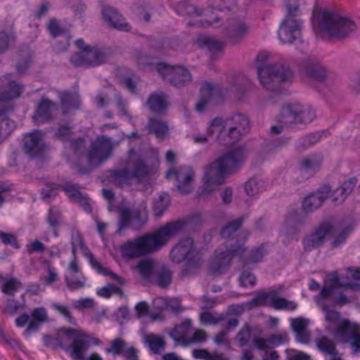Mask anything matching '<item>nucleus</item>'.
Masks as SVG:
<instances>
[{"label": "nucleus", "instance_id": "nucleus-51", "mask_svg": "<svg viewBox=\"0 0 360 360\" xmlns=\"http://www.w3.org/2000/svg\"><path fill=\"white\" fill-rule=\"evenodd\" d=\"M87 53L90 67L99 65L104 62L105 55L100 49L91 47Z\"/></svg>", "mask_w": 360, "mask_h": 360}, {"label": "nucleus", "instance_id": "nucleus-46", "mask_svg": "<svg viewBox=\"0 0 360 360\" xmlns=\"http://www.w3.org/2000/svg\"><path fill=\"white\" fill-rule=\"evenodd\" d=\"M148 126L150 132L155 134L160 139L164 138L168 132L167 124L158 120L150 118Z\"/></svg>", "mask_w": 360, "mask_h": 360}, {"label": "nucleus", "instance_id": "nucleus-57", "mask_svg": "<svg viewBox=\"0 0 360 360\" xmlns=\"http://www.w3.org/2000/svg\"><path fill=\"white\" fill-rule=\"evenodd\" d=\"M297 225L294 217H288L285 219L282 227V233L288 236L289 235H295L297 232Z\"/></svg>", "mask_w": 360, "mask_h": 360}, {"label": "nucleus", "instance_id": "nucleus-29", "mask_svg": "<svg viewBox=\"0 0 360 360\" xmlns=\"http://www.w3.org/2000/svg\"><path fill=\"white\" fill-rule=\"evenodd\" d=\"M322 162L323 156L321 154H312L302 158L299 162V167L304 172L314 174L320 169Z\"/></svg>", "mask_w": 360, "mask_h": 360}, {"label": "nucleus", "instance_id": "nucleus-58", "mask_svg": "<svg viewBox=\"0 0 360 360\" xmlns=\"http://www.w3.org/2000/svg\"><path fill=\"white\" fill-rule=\"evenodd\" d=\"M44 264L46 266L48 273L47 276H44L43 278L44 283L47 285H52L58 281V274L49 261L45 260Z\"/></svg>", "mask_w": 360, "mask_h": 360}, {"label": "nucleus", "instance_id": "nucleus-31", "mask_svg": "<svg viewBox=\"0 0 360 360\" xmlns=\"http://www.w3.org/2000/svg\"><path fill=\"white\" fill-rule=\"evenodd\" d=\"M146 105L154 113L162 114L169 108L167 98L162 93H153L148 98Z\"/></svg>", "mask_w": 360, "mask_h": 360}, {"label": "nucleus", "instance_id": "nucleus-22", "mask_svg": "<svg viewBox=\"0 0 360 360\" xmlns=\"http://www.w3.org/2000/svg\"><path fill=\"white\" fill-rule=\"evenodd\" d=\"M45 148L44 134L35 130L24 136V150L32 157L39 155Z\"/></svg>", "mask_w": 360, "mask_h": 360}, {"label": "nucleus", "instance_id": "nucleus-56", "mask_svg": "<svg viewBox=\"0 0 360 360\" xmlns=\"http://www.w3.org/2000/svg\"><path fill=\"white\" fill-rule=\"evenodd\" d=\"M15 36L12 30L9 32H0V53L6 51L14 41Z\"/></svg>", "mask_w": 360, "mask_h": 360}, {"label": "nucleus", "instance_id": "nucleus-61", "mask_svg": "<svg viewBox=\"0 0 360 360\" xmlns=\"http://www.w3.org/2000/svg\"><path fill=\"white\" fill-rule=\"evenodd\" d=\"M200 319L204 325H214L222 320V316H217L209 311H205L200 314Z\"/></svg>", "mask_w": 360, "mask_h": 360}, {"label": "nucleus", "instance_id": "nucleus-4", "mask_svg": "<svg viewBox=\"0 0 360 360\" xmlns=\"http://www.w3.org/2000/svg\"><path fill=\"white\" fill-rule=\"evenodd\" d=\"M311 23L316 38L321 39L326 37L343 39L356 30L352 20L328 10L314 15Z\"/></svg>", "mask_w": 360, "mask_h": 360}, {"label": "nucleus", "instance_id": "nucleus-54", "mask_svg": "<svg viewBox=\"0 0 360 360\" xmlns=\"http://www.w3.org/2000/svg\"><path fill=\"white\" fill-rule=\"evenodd\" d=\"M113 294L122 296L123 291L120 288L114 284H108L97 290V295L105 298H109Z\"/></svg>", "mask_w": 360, "mask_h": 360}, {"label": "nucleus", "instance_id": "nucleus-40", "mask_svg": "<svg viewBox=\"0 0 360 360\" xmlns=\"http://www.w3.org/2000/svg\"><path fill=\"white\" fill-rule=\"evenodd\" d=\"M158 266L153 260L143 259L138 263L136 269L142 278L149 280L154 276Z\"/></svg>", "mask_w": 360, "mask_h": 360}, {"label": "nucleus", "instance_id": "nucleus-18", "mask_svg": "<svg viewBox=\"0 0 360 360\" xmlns=\"http://www.w3.org/2000/svg\"><path fill=\"white\" fill-rule=\"evenodd\" d=\"M335 337L340 341L349 342L354 352H360V326L344 320L335 330Z\"/></svg>", "mask_w": 360, "mask_h": 360}, {"label": "nucleus", "instance_id": "nucleus-28", "mask_svg": "<svg viewBox=\"0 0 360 360\" xmlns=\"http://www.w3.org/2000/svg\"><path fill=\"white\" fill-rule=\"evenodd\" d=\"M195 43L199 47L206 48L210 51L212 60H215L218 56L222 55L224 53V43L212 37L205 35L200 36Z\"/></svg>", "mask_w": 360, "mask_h": 360}, {"label": "nucleus", "instance_id": "nucleus-38", "mask_svg": "<svg viewBox=\"0 0 360 360\" xmlns=\"http://www.w3.org/2000/svg\"><path fill=\"white\" fill-rule=\"evenodd\" d=\"M297 103L298 124H309L315 120L316 115L314 109L309 105Z\"/></svg>", "mask_w": 360, "mask_h": 360}, {"label": "nucleus", "instance_id": "nucleus-35", "mask_svg": "<svg viewBox=\"0 0 360 360\" xmlns=\"http://www.w3.org/2000/svg\"><path fill=\"white\" fill-rule=\"evenodd\" d=\"M307 75L315 80L323 81L327 76V70L317 61L309 60L306 64Z\"/></svg>", "mask_w": 360, "mask_h": 360}, {"label": "nucleus", "instance_id": "nucleus-41", "mask_svg": "<svg viewBox=\"0 0 360 360\" xmlns=\"http://www.w3.org/2000/svg\"><path fill=\"white\" fill-rule=\"evenodd\" d=\"M316 345L321 352L326 355L330 356V358L338 353L334 341L326 336H322L316 340Z\"/></svg>", "mask_w": 360, "mask_h": 360}, {"label": "nucleus", "instance_id": "nucleus-59", "mask_svg": "<svg viewBox=\"0 0 360 360\" xmlns=\"http://www.w3.org/2000/svg\"><path fill=\"white\" fill-rule=\"evenodd\" d=\"M22 307L23 305L18 301L8 299L6 306L2 309V313L8 316H14Z\"/></svg>", "mask_w": 360, "mask_h": 360}, {"label": "nucleus", "instance_id": "nucleus-12", "mask_svg": "<svg viewBox=\"0 0 360 360\" xmlns=\"http://www.w3.org/2000/svg\"><path fill=\"white\" fill-rule=\"evenodd\" d=\"M226 173L214 160L203 168V174L201 178L202 187L199 192L200 197H206L211 195L219 186L224 184Z\"/></svg>", "mask_w": 360, "mask_h": 360}, {"label": "nucleus", "instance_id": "nucleus-1", "mask_svg": "<svg viewBox=\"0 0 360 360\" xmlns=\"http://www.w3.org/2000/svg\"><path fill=\"white\" fill-rule=\"evenodd\" d=\"M185 225L184 221H172L152 233L128 240L120 246L122 255L124 257L134 259L158 251L172 237L183 231Z\"/></svg>", "mask_w": 360, "mask_h": 360}, {"label": "nucleus", "instance_id": "nucleus-3", "mask_svg": "<svg viewBox=\"0 0 360 360\" xmlns=\"http://www.w3.org/2000/svg\"><path fill=\"white\" fill-rule=\"evenodd\" d=\"M44 345L47 347H61L73 360H84V354L91 345H100L101 342L93 335L81 330L63 328L57 336L44 335Z\"/></svg>", "mask_w": 360, "mask_h": 360}, {"label": "nucleus", "instance_id": "nucleus-48", "mask_svg": "<svg viewBox=\"0 0 360 360\" xmlns=\"http://www.w3.org/2000/svg\"><path fill=\"white\" fill-rule=\"evenodd\" d=\"M352 229L350 227H345L335 231L333 229V232L331 234H334V238L331 243V247L333 248H337L342 245L346 241Z\"/></svg>", "mask_w": 360, "mask_h": 360}, {"label": "nucleus", "instance_id": "nucleus-49", "mask_svg": "<svg viewBox=\"0 0 360 360\" xmlns=\"http://www.w3.org/2000/svg\"><path fill=\"white\" fill-rule=\"evenodd\" d=\"M226 121H230L232 123V127H235L236 129L246 133L247 129L249 126L248 118L241 114L235 115L231 119Z\"/></svg>", "mask_w": 360, "mask_h": 360}, {"label": "nucleus", "instance_id": "nucleus-2", "mask_svg": "<svg viewBox=\"0 0 360 360\" xmlns=\"http://www.w3.org/2000/svg\"><path fill=\"white\" fill-rule=\"evenodd\" d=\"M244 217L229 222L221 231V236L225 240L224 246L219 248L210 262L209 271L213 275H219L230 265L233 257L241 255L244 252V242L248 237L246 231H237L242 226Z\"/></svg>", "mask_w": 360, "mask_h": 360}, {"label": "nucleus", "instance_id": "nucleus-45", "mask_svg": "<svg viewBox=\"0 0 360 360\" xmlns=\"http://www.w3.org/2000/svg\"><path fill=\"white\" fill-rule=\"evenodd\" d=\"M13 77V74H6L0 77V90H22L23 85Z\"/></svg>", "mask_w": 360, "mask_h": 360}, {"label": "nucleus", "instance_id": "nucleus-30", "mask_svg": "<svg viewBox=\"0 0 360 360\" xmlns=\"http://www.w3.org/2000/svg\"><path fill=\"white\" fill-rule=\"evenodd\" d=\"M356 182L357 181L354 178L344 181L333 193L330 192L329 197L332 198L333 202L335 204L342 203L352 192Z\"/></svg>", "mask_w": 360, "mask_h": 360}, {"label": "nucleus", "instance_id": "nucleus-10", "mask_svg": "<svg viewBox=\"0 0 360 360\" xmlns=\"http://www.w3.org/2000/svg\"><path fill=\"white\" fill-rule=\"evenodd\" d=\"M246 99L245 91H200L195 108L200 112L221 105L229 100L234 103H243Z\"/></svg>", "mask_w": 360, "mask_h": 360}, {"label": "nucleus", "instance_id": "nucleus-60", "mask_svg": "<svg viewBox=\"0 0 360 360\" xmlns=\"http://www.w3.org/2000/svg\"><path fill=\"white\" fill-rule=\"evenodd\" d=\"M70 61L72 65L77 67H90L87 51L72 55Z\"/></svg>", "mask_w": 360, "mask_h": 360}, {"label": "nucleus", "instance_id": "nucleus-64", "mask_svg": "<svg viewBox=\"0 0 360 360\" xmlns=\"http://www.w3.org/2000/svg\"><path fill=\"white\" fill-rule=\"evenodd\" d=\"M31 316L33 320L39 323H45L49 321L47 311L44 307L34 308L31 312Z\"/></svg>", "mask_w": 360, "mask_h": 360}, {"label": "nucleus", "instance_id": "nucleus-43", "mask_svg": "<svg viewBox=\"0 0 360 360\" xmlns=\"http://www.w3.org/2000/svg\"><path fill=\"white\" fill-rule=\"evenodd\" d=\"M170 202L169 196L166 193H161L154 200L153 212L155 216L160 217L168 208Z\"/></svg>", "mask_w": 360, "mask_h": 360}, {"label": "nucleus", "instance_id": "nucleus-5", "mask_svg": "<svg viewBox=\"0 0 360 360\" xmlns=\"http://www.w3.org/2000/svg\"><path fill=\"white\" fill-rule=\"evenodd\" d=\"M234 1L223 0V5H218L215 7L212 6L207 9L199 10L194 5L189 4L188 1L185 0L172 6V8L179 15L200 18L195 21H188V24L189 25L206 27L219 20L218 15L214 12V11L235 12L238 8L236 4L234 3L229 5L231 2Z\"/></svg>", "mask_w": 360, "mask_h": 360}, {"label": "nucleus", "instance_id": "nucleus-19", "mask_svg": "<svg viewBox=\"0 0 360 360\" xmlns=\"http://www.w3.org/2000/svg\"><path fill=\"white\" fill-rule=\"evenodd\" d=\"M333 232V226L328 222L321 224L311 233L307 236L302 242L305 252H310L321 246L326 236Z\"/></svg>", "mask_w": 360, "mask_h": 360}, {"label": "nucleus", "instance_id": "nucleus-44", "mask_svg": "<svg viewBox=\"0 0 360 360\" xmlns=\"http://www.w3.org/2000/svg\"><path fill=\"white\" fill-rule=\"evenodd\" d=\"M274 290L261 292L256 297L248 302L251 308L259 306H271Z\"/></svg>", "mask_w": 360, "mask_h": 360}, {"label": "nucleus", "instance_id": "nucleus-52", "mask_svg": "<svg viewBox=\"0 0 360 360\" xmlns=\"http://www.w3.org/2000/svg\"><path fill=\"white\" fill-rule=\"evenodd\" d=\"M90 261H91V264L92 266L94 269H96L100 274H102L105 276H110L111 278H112L114 280L117 281L118 283H120L122 285H124L125 283V282L122 278L117 276L115 273L110 271L109 269L103 267L98 262H97L96 259H94L93 258L92 256H91Z\"/></svg>", "mask_w": 360, "mask_h": 360}, {"label": "nucleus", "instance_id": "nucleus-55", "mask_svg": "<svg viewBox=\"0 0 360 360\" xmlns=\"http://www.w3.org/2000/svg\"><path fill=\"white\" fill-rule=\"evenodd\" d=\"M262 186V181L260 179L253 178L245 183V190L248 195L254 196L260 192Z\"/></svg>", "mask_w": 360, "mask_h": 360}, {"label": "nucleus", "instance_id": "nucleus-42", "mask_svg": "<svg viewBox=\"0 0 360 360\" xmlns=\"http://www.w3.org/2000/svg\"><path fill=\"white\" fill-rule=\"evenodd\" d=\"M271 307L277 310L294 311L297 309V304L293 301L278 297L276 292L274 291Z\"/></svg>", "mask_w": 360, "mask_h": 360}, {"label": "nucleus", "instance_id": "nucleus-9", "mask_svg": "<svg viewBox=\"0 0 360 360\" xmlns=\"http://www.w3.org/2000/svg\"><path fill=\"white\" fill-rule=\"evenodd\" d=\"M149 167L141 156L134 150H130L124 168L116 171L113 174L115 184L122 186L141 182L148 174Z\"/></svg>", "mask_w": 360, "mask_h": 360}, {"label": "nucleus", "instance_id": "nucleus-14", "mask_svg": "<svg viewBox=\"0 0 360 360\" xmlns=\"http://www.w3.org/2000/svg\"><path fill=\"white\" fill-rule=\"evenodd\" d=\"M20 96V91H0V142L13 131L15 123L6 114L13 110V101Z\"/></svg>", "mask_w": 360, "mask_h": 360}, {"label": "nucleus", "instance_id": "nucleus-6", "mask_svg": "<svg viewBox=\"0 0 360 360\" xmlns=\"http://www.w3.org/2000/svg\"><path fill=\"white\" fill-rule=\"evenodd\" d=\"M171 259L176 263L186 261L181 275L191 276L198 273L202 264L200 252L195 248L193 238L181 239L171 250Z\"/></svg>", "mask_w": 360, "mask_h": 360}, {"label": "nucleus", "instance_id": "nucleus-53", "mask_svg": "<svg viewBox=\"0 0 360 360\" xmlns=\"http://www.w3.org/2000/svg\"><path fill=\"white\" fill-rule=\"evenodd\" d=\"M226 121H224L221 118L216 117L210 122L207 129V133L210 135H213L214 134H220L223 132L226 133Z\"/></svg>", "mask_w": 360, "mask_h": 360}, {"label": "nucleus", "instance_id": "nucleus-26", "mask_svg": "<svg viewBox=\"0 0 360 360\" xmlns=\"http://www.w3.org/2000/svg\"><path fill=\"white\" fill-rule=\"evenodd\" d=\"M102 16L107 24L120 31L129 32L130 26L124 22L122 15L115 8L109 6H104L102 8Z\"/></svg>", "mask_w": 360, "mask_h": 360}, {"label": "nucleus", "instance_id": "nucleus-7", "mask_svg": "<svg viewBox=\"0 0 360 360\" xmlns=\"http://www.w3.org/2000/svg\"><path fill=\"white\" fill-rule=\"evenodd\" d=\"M268 54L260 53L257 56V76L262 86L266 90H276L270 86L272 83L291 82L293 73L288 65L283 64L264 65L268 59Z\"/></svg>", "mask_w": 360, "mask_h": 360}, {"label": "nucleus", "instance_id": "nucleus-39", "mask_svg": "<svg viewBox=\"0 0 360 360\" xmlns=\"http://www.w3.org/2000/svg\"><path fill=\"white\" fill-rule=\"evenodd\" d=\"M145 342L150 350L155 354H159L165 349V342L163 337L150 333L145 337Z\"/></svg>", "mask_w": 360, "mask_h": 360}, {"label": "nucleus", "instance_id": "nucleus-34", "mask_svg": "<svg viewBox=\"0 0 360 360\" xmlns=\"http://www.w3.org/2000/svg\"><path fill=\"white\" fill-rule=\"evenodd\" d=\"M297 102L290 103L285 105L281 110L278 121L283 124H298Z\"/></svg>", "mask_w": 360, "mask_h": 360}, {"label": "nucleus", "instance_id": "nucleus-17", "mask_svg": "<svg viewBox=\"0 0 360 360\" xmlns=\"http://www.w3.org/2000/svg\"><path fill=\"white\" fill-rule=\"evenodd\" d=\"M146 204L142 202L139 210L130 212L128 209H122L120 211V219L117 233L120 234L122 229L129 226L133 230L141 229L147 222Z\"/></svg>", "mask_w": 360, "mask_h": 360}, {"label": "nucleus", "instance_id": "nucleus-11", "mask_svg": "<svg viewBox=\"0 0 360 360\" xmlns=\"http://www.w3.org/2000/svg\"><path fill=\"white\" fill-rule=\"evenodd\" d=\"M344 276L338 277L336 273L328 275L325 279L324 286L321 291L320 297L322 298L332 297L335 300L337 304L344 305L349 300L342 293H340L338 297L335 294L340 288H350L354 291L360 290V283L358 282L344 281Z\"/></svg>", "mask_w": 360, "mask_h": 360}, {"label": "nucleus", "instance_id": "nucleus-23", "mask_svg": "<svg viewBox=\"0 0 360 360\" xmlns=\"http://www.w3.org/2000/svg\"><path fill=\"white\" fill-rule=\"evenodd\" d=\"M107 354H112L114 356H123L125 360H136L137 349L127 343L120 338L112 340L109 346L105 348Z\"/></svg>", "mask_w": 360, "mask_h": 360}, {"label": "nucleus", "instance_id": "nucleus-24", "mask_svg": "<svg viewBox=\"0 0 360 360\" xmlns=\"http://www.w3.org/2000/svg\"><path fill=\"white\" fill-rule=\"evenodd\" d=\"M56 110V104L50 100L42 99L32 115V120L37 124L50 122L54 119Z\"/></svg>", "mask_w": 360, "mask_h": 360}, {"label": "nucleus", "instance_id": "nucleus-15", "mask_svg": "<svg viewBox=\"0 0 360 360\" xmlns=\"http://www.w3.org/2000/svg\"><path fill=\"white\" fill-rule=\"evenodd\" d=\"M156 70L162 79L174 86H184L191 80V74L186 68L181 65H169L165 63H158Z\"/></svg>", "mask_w": 360, "mask_h": 360}, {"label": "nucleus", "instance_id": "nucleus-37", "mask_svg": "<svg viewBox=\"0 0 360 360\" xmlns=\"http://www.w3.org/2000/svg\"><path fill=\"white\" fill-rule=\"evenodd\" d=\"M60 97L63 110V113H68L71 110L77 109L80 105L78 95L69 91H63Z\"/></svg>", "mask_w": 360, "mask_h": 360}, {"label": "nucleus", "instance_id": "nucleus-20", "mask_svg": "<svg viewBox=\"0 0 360 360\" xmlns=\"http://www.w3.org/2000/svg\"><path fill=\"white\" fill-rule=\"evenodd\" d=\"M245 150L242 147H237L226 153L217 158L215 161L226 174L234 171L243 161Z\"/></svg>", "mask_w": 360, "mask_h": 360}, {"label": "nucleus", "instance_id": "nucleus-63", "mask_svg": "<svg viewBox=\"0 0 360 360\" xmlns=\"http://www.w3.org/2000/svg\"><path fill=\"white\" fill-rule=\"evenodd\" d=\"M72 134V127L69 124L60 125L55 131V136L62 141L68 140Z\"/></svg>", "mask_w": 360, "mask_h": 360}, {"label": "nucleus", "instance_id": "nucleus-25", "mask_svg": "<svg viewBox=\"0 0 360 360\" xmlns=\"http://www.w3.org/2000/svg\"><path fill=\"white\" fill-rule=\"evenodd\" d=\"M191 330L192 321L190 319H186L174 326L169 332V336L177 344L184 347L188 346Z\"/></svg>", "mask_w": 360, "mask_h": 360}, {"label": "nucleus", "instance_id": "nucleus-32", "mask_svg": "<svg viewBox=\"0 0 360 360\" xmlns=\"http://www.w3.org/2000/svg\"><path fill=\"white\" fill-rule=\"evenodd\" d=\"M309 321L303 317H298L290 319V325L296 334L297 339L302 343H307L309 340L310 334L307 330Z\"/></svg>", "mask_w": 360, "mask_h": 360}, {"label": "nucleus", "instance_id": "nucleus-36", "mask_svg": "<svg viewBox=\"0 0 360 360\" xmlns=\"http://www.w3.org/2000/svg\"><path fill=\"white\" fill-rule=\"evenodd\" d=\"M153 277L155 283L159 287L165 288L172 282V271L165 266L158 264Z\"/></svg>", "mask_w": 360, "mask_h": 360}, {"label": "nucleus", "instance_id": "nucleus-50", "mask_svg": "<svg viewBox=\"0 0 360 360\" xmlns=\"http://www.w3.org/2000/svg\"><path fill=\"white\" fill-rule=\"evenodd\" d=\"M51 306L52 309L63 316L70 324L73 326L76 325V320L72 316V313L68 306L58 302H52Z\"/></svg>", "mask_w": 360, "mask_h": 360}, {"label": "nucleus", "instance_id": "nucleus-47", "mask_svg": "<svg viewBox=\"0 0 360 360\" xmlns=\"http://www.w3.org/2000/svg\"><path fill=\"white\" fill-rule=\"evenodd\" d=\"M0 282H2L1 291L6 295H13L21 288L20 282L15 278L3 277Z\"/></svg>", "mask_w": 360, "mask_h": 360}, {"label": "nucleus", "instance_id": "nucleus-21", "mask_svg": "<svg viewBox=\"0 0 360 360\" xmlns=\"http://www.w3.org/2000/svg\"><path fill=\"white\" fill-rule=\"evenodd\" d=\"M330 195V187L325 185L316 191L308 194L303 200L302 209L306 212H311L319 208Z\"/></svg>", "mask_w": 360, "mask_h": 360}, {"label": "nucleus", "instance_id": "nucleus-13", "mask_svg": "<svg viewBox=\"0 0 360 360\" xmlns=\"http://www.w3.org/2000/svg\"><path fill=\"white\" fill-rule=\"evenodd\" d=\"M111 139L101 136L91 142V147L86 153L88 164L91 167H98L106 162L112 153Z\"/></svg>", "mask_w": 360, "mask_h": 360}, {"label": "nucleus", "instance_id": "nucleus-33", "mask_svg": "<svg viewBox=\"0 0 360 360\" xmlns=\"http://www.w3.org/2000/svg\"><path fill=\"white\" fill-rule=\"evenodd\" d=\"M68 198L74 202L81 206L86 212H91V207L86 195L82 194L74 185L66 186L63 188Z\"/></svg>", "mask_w": 360, "mask_h": 360}, {"label": "nucleus", "instance_id": "nucleus-8", "mask_svg": "<svg viewBox=\"0 0 360 360\" xmlns=\"http://www.w3.org/2000/svg\"><path fill=\"white\" fill-rule=\"evenodd\" d=\"M300 0H285L287 13L278 30V39L283 44H292L302 37L303 21L300 18Z\"/></svg>", "mask_w": 360, "mask_h": 360}, {"label": "nucleus", "instance_id": "nucleus-62", "mask_svg": "<svg viewBox=\"0 0 360 360\" xmlns=\"http://www.w3.org/2000/svg\"><path fill=\"white\" fill-rule=\"evenodd\" d=\"M206 339L207 334L205 330L202 329L194 330L192 328L188 345L204 342L206 340Z\"/></svg>", "mask_w": 360, "mask_h": 360}, {"label": "nucleus", "instance_id": "nucleus-27", "mask_svg": "<svg viewBox=\"0 0 360 360\" xmlns=\"http://www.w3.org/2000/svg\"><path fill=\"white\" fill-rule=\"evenodd\" d=\"M224 29L228 38L232 41L243 37L249 31V27L244 21L236 18L227 19Z\"/></svg>", "mask_w": 360, "mask_h": 360}, {"label": "nucleus", "instance_id": "nucleus-16", "mask_svg": "<svg viewBox=\"0 0 360 360\" xmlns=\"http://www.w3.org/2000/svg\"><path fill=\"white\" fill-rule=\"evenodd\" d=\"M166 178L175 181L176 188L180 193L188 194L193 190L195 172L192 167L183 165L170 169L166 174Z\"/></svg>", "mask_w": 360, "mask_h": 360}]
</instances>
